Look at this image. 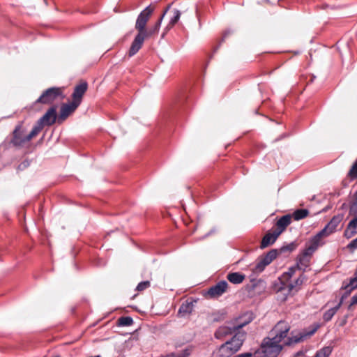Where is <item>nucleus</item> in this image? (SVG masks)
Segmentation results:
<instances>
[{
    "mask_svg": "<svg viewBox=\"0 0 357 357\" xmlns=\"http://www.w3.org/2000/svg\"><path fill=\"white\" fill-rule=\"evenodd\" d=\"M30 165V162L28 160H25L22 162L17 167L18 170H24Z\"/></svg>",
    "mask_w": 357,
    "mask_h": 357,
    "instance_id": "nucleus-37",
    "label": "nucleus"
},
{
    "mask_svg": "<svg viewBox=\"0 0 357 357\" xmlns=\"http://www.w3.org/2000/svg\"><path fill=\"white\" fill-rule=\"evenodd\" d=\"M56 108L55 105L51 107L37 122L43 127L53 125L57 117Z\"/></svg>",
    "mask_w": 357,
    "mask_h": 357,
    "instance_id": "nucleus-8",
    "label": "nucleus"
},
{
    "mask_svg": "<svg viewBox=\"0 0 357 357\" xmlns=\"http://www.w3.org/2000/svg\"><path fill=\"white\" fill-rule=\"evenodd\" d=\"M227 280L235 284H241L245 278V275L239 272L229 273L227 276Z\"/></svg>",
    "mask_w": 357,
    "mask_h": 357,
    "instance_id": "nucleus-22",
    "label": "nucleus"
},
{
    "mask_svg": "<svg viewBox=\"0 0 357 357\" xmlns=\"http://www.w3.org/2000/svg\"><path fill=\"white\" fill-rule=\"evenodd\" d=\"M245 340L244 333L236 334L231 340L222 344L213 353L214 357H230L237 352L243 345Z\"/></svg>",
    "mask_w": 357,
    "mask_h": 357,
    "instance_id": "nucleus-2",
    "label": "nucleus"
},
{
    "mask_svg": "<svg viewBox=\"0 0 357 357\" xmlns=\"http://www.w3.org/2000/svg\"><path fill=\"white\" fill-rule=\"evenodd\" d=\"M173 13H174V15L171 18V20L169 21V25H170V26H174L175 24H176L178 22V21L179 20L181 15V12L177 9H174L173 11Z\"/></svg>",
    "mask_w": 357,
    "mask_h": 357,
    "instance_id": "nucleus-32",
    "label": "nucleus"
},
{
    "mask_svg": "<svg viewBox=\"0 0 357 357\" xmlns=\"http://www.w3.org/2000/svg\"><path fill=\"white\" fill-rule=\"evenodd\" d=\"M349 174L351 178H357V159L349 170Z\"/></svg>",
    "mask_w": 357,
    "mask_h": 357,
    "instance_id": "nucleus-35",
    "label": "nucleus"
},
{
    "mask_svg": "<svg viewBox=\"0 0 357 357\" xmlns=\"http://www.w3.org/2000/svg\"><path fill=\"white\" fill-rule=\"evenodd\" d=\"M344 218L343 214H337L334 215L330 222L324 227L323 229H321L319 233H317L321 238L326 237L330 234L334 233L337 230V227L342 221Z\"/></svg>",
    "mask_w": 357,
    "mask_h": 357,
    "instance_id": "nucleus-6",
    "label": "nucleus"
},
{
    "mask_svg": "<svg viewBox=\"0 0 357 357\" xmlns=\"http://www.w3.org/2000/svg\"><path fill=\"white\" fill-rule=\"evenodd\" d=\"M356 304H357V294L352 296L351 300V303L349 306V308H350L351 306L355 305Z\"/></svg>",
    "mask_w": 357,
    "mask_h": 357,
    "instance_id": "nucleus-39",
    "label": "nucleus"
},
{
    "mask_svg": "<svg viewBox=\"0 0 357 357\" xmlns=\"http://www.w3.org/2000/svg\"><path fill=\"white\" fill-rule=\"evenodd\" d=\"M290 326L285 321H278L268 333V337L273 340L278 342L282 347L285 345H291L303 341L307 337L312 335L315 330L307 334H300L293 337H287Z\"/></svg>",
    "mask_w": 357,
    "mask_h": 357,
    "instance_id": "nucleus-1",
    "label": "nucleus"
},
{
    "mask_svg": "<svg viewBox=\"0 0 357 357\" xmlns=\"http://www.w3.org/2000/svg\"><path fill=\"white\" fill-rule=\"evenodd\" d=\"M282 349L278 342L268 336L263 340L260 349L254 353V357H277Z\"/></svg>",
    "mask_w": 357,
    "mask_h": 357,
    "instance_id": "nucleus-3",
    "label": "nucleus"
},
{
    "mask_svg": "<svg viewBox=\"0 0 357 357\" xmlns=\"http://www.w3.org/2000/svg\"><path fill=\"white\" fill-rule=\"evenodd\" d=\"M347 248L351 250L357 249V238L352 240L347 245Z\"/></svg>",
    "mask_w": 357,
    "mask_h": 357,
    "instance_id": "nucleus-38",
    "label": "nucleus"
},
{
    "mask_svg": "<svg viewBox=\"0 0 357 357\" xmlns=\"http://www.w3.org/2000/svg\"><path fill=\"white\" fill-rule=\"evenodd\" d=\"M87 88L88 84L86 82H82L77 85L75 87L74 91L72 94L73 102L79 105L81 104L82 97L87 90Z\"/></svg>",
    "mask_w": 357,
    "mask_h": 357,
    "instance_id": "nucleus-12",
    "label": "nucleus"
},
{
    "mask_svg": "<svg viewBox=\"0 0 357 357\" xmlns=\"http://www.w3.org/2000/svg\"><path fill=\"white\" fill-rule=\"evenodd\" d=\"M306 280V276L304 274H301L294 282H291L288 284L287 287L289 292L298 291L304 281Z\"/></svg>",
    "mask_w": 357,
    "mask_h": 357,
    "instance_id": "nucleus-21",
    "label": "nucleus"
},
{
    "mask_svg": "<svg viewBox=\"0 0 357 357\" xmlns=\"http://www.w3.org/2000/svg\"><path fill=\"white\" fill-rule=\"evenodd\" d=\"M347 296V294H345L342 296L340 302L333 307L330 308L327 311H326L323 315V319L324 321L328 322L331 321L333 317L336 314L337 310L340 308L343 303L344 299Z\"/></svg>",
    "mask_w": 357,
    "mask_h": 357,
    "instance_id": "nucleus-18",
    "label": "nucleus"
},
{
    "mask_svg": "<svg viewBox=\"0 0 357 357\" xmlns=\"http://www.w3.org/2000/svg\"><path fill=\"white\" fill-rule=\"evenodd\" d=\"M43 127L37 122L36 124L33 126L30 133L26 136V141L29 142L33 137H36L43 130Z\"/></svg>",
    "mask_w": 357,
    "mask_h": 357,
    "instance_id": "nucleus-27",
    "label": "nucleus"
},
{
    "mask_svg": "<svg viewBox=\"0 0 357 357\" xmlns=\"http://www.w3.org/2000/svg\"><path fill=\"white\" fill-rule=\"evenodd\" d=\"M278 255V250L273 249L267 252L264 256L261 257V259L264 260V261L266 262L267 265H269Z\"/></svg>",
    "mask_w": 357,
    "mask_h": 357,
    "instance_id": "nucleus-24",
    "label": "nucleus"
},
{
    "mask_svg": "<svg viewBox=\"0 0 357 357\" xmlns=\"http://www.w3.org/2000/svg\"><path fill=\"white\" fill-rule=\"evenodd\" d=\"M145 38H146V34L145 33H138L137 34L131 44L129 50V56H134L141 49Z\"/></svg>",
    "mask_w": 357,
    "mask_h": 357,
    "instance_id": "nucleus-13",
    "label": "nucleus"
},
{
    "mask_svg": "<svg viewBox=\"0 0 357 357\" xmlns=\"http://www.w3.org/2000/svg\"><path fill=\"white\" fill-rule=\"evenodd\" d=\"M150 287V282L149 281H143L139 282L137 287L136 290L139 291H142Z\"/></svg>",
    "mask_w": 357,
    "mask_h": 357,
    "instance_id": "nucleus-34",
    "label": "nucleus"
},
{
    "mask_svg": "<svg viewBox=\"0 0 357 357\" xmlns=\"http://www.w3.org/2000/svg\"><path fill=\"white\" fill-rule=\"evenodd\" d=\"M64 98L63 88L51 87L43 91L35 103L50 105L55 101H61Z\"/></svg>",
    "mask_w": 357,
    "mask_h": 357,
    "instance_id": "nucleus-4",
    "label": "nucleus"
},
{
    "mask_svg": "<svg viewBox=\"0 0 357 357\" xmlns=\"http://www.w3.org/2000/svg\"><path fill=\"white\" fill-rule=\"evenodd\" d=\"M280 235L273 231V232H268L262 238L260 248L264 249L273 244Z\"/></svg>",
    "mask_w": 357,
    "mask_h": 357,
    "instance_id": "nucleus-19",
    "label": "nucleus"
},
{
    "mask_svg": "<svg viewBox=\"0 0 357 357\" xmlns=\"http://www.w3.org/2000/svg\"><path fill=\"white\" fill-rule=\"evenodd\" d=\"M78 106L79 105L73 101L70 103L62 105L58 116V121L63 122L65 121L69 115L75 111Z\"/></svg>",
    "mask_w": 357,
    "mask_h": 357,
    "instance_id": "nucleus-10",
    "label": "nucleus"
},
{
    "mask_svg": "<svg viewBox=\"0 0 357 357\" xmlns=\"http://www.w3.org/2000/svg\"><path fill=\"white\" fill-rule=\"evenodd\" d=\"M192 304L191 303H183L178 310V314L185 315L191 313L192 310Z\"/></svg>",
    "mask_w": 357,
    "mask_h": 357,
    "instance_id": "nucleus-28",
    "label": "nucleus"
},
{
    "mask_svg": "<svg viewBox=\"0 0 357 357\" xmlns=\"http://www.w3.org/2000/svg\"><path fill=\"white\" fill-rule=\"evenodd\" d=\"M296 270H298V267H296V264L294 266L290 267L288 271L283 274V278L289 279L291 278L296 273Z\"/></svg>",
    "mask_w": 357,
    "mask_h": 357,
    "instance_id": "nucleus-33",
    "label": "nucleus"
},
{
    "mask_svg": "<svg viewBox=\"0 0 357 357\" xmlns=\"http://www.w3.org/2000/svg\"><path fill=\"white\" fill-rule=\"evenodd\" d=\"M298 246V243L296 242H291L290 243H288L287 245H284L282 246L279 250L278 252L279 254L282 253H291L294 250L296 249Z\"/></svg>",
    "mask_w": 357,
    "mask_h": 357,
    "instance_id": "nucleus-26",
    "label": "nucleus"
},
{
    "mask_svg": "<svg viewBox=\"0 0 357 357\" xmlns=\"http://www.w3.org/2000/svg\"><path fill=\"white\" fill-rule=\"evenodd\" d=\"M227 282L225 280H221L208 289L207 295L211 298H218L227 291Z\"/></svg>",
    "mask_w": 357,
    "mask_h": 357,
    "instance_id": "nucleus-7",
    "label": "nucleus"
},
{
    "mask_svg": "<svg viewBox=\"0 0 357 357\" xmlns=\"http://www.w3.org/2000/svg\"><path fill=\"white\" fill-rule=\"evenodd\" d=\"M310 259L311 257L301 253L298 255L296 259V267H298V270L304 271L310 266Z\"/></svg>",
    "mask_w": 357,
    "mask_h": 357,
    "instance_id": "nucleus-20",
    "label": "nucleus"
},
{
    "mask_svg": "<svg viewBox=\"0 0 357 357\" xmlns=\"http://www.w3.org/2000/svg\"><path fill=\"white\" fill-rule=\"evenodd\" d=\"M118 323L121 326H129L133 324V319L130 317H121L118 319Z\"/></svg>",
    "mask_w": 357,
    "mask_h": 357,
    "instance_id": "nucleus-31",
    "label": "nucleus"
},
{
    "mask_svg": "<svg viewBox=\"0 0 357 357\" xmlns=\"http://www.w3.org/2000/svg\"><path fill=\"white\" fill-rule=\"evenodd\" d=\"M26 137L23 136V131L21 126H17L13 131L12 143L14 146H20L27 142Z\"/></svg>",
    "mask_w": 357,
    "mask_h": 357,
    "instance_id": "nucleus-15",
    "label": "nucleus"
},
{
    "mask_svg": "<svg viewBox=\"0 0 357 357\" xmlns=\"http://www.w3.org/2000/svg\"><path fill=\"white\" fill-rule=\"evenodd\" d=\"M254 319L253 314L251 312H245L237 318H236L232 324L234 326V328L238 330L245 325L250 323Z\"/></svg>",
    "mask_w": 357,
    "mask_h": 357,
    "instance_id": "nucleus-11",
    "label": "nucleus"
},
{
    "mask_svg": "<svg viewBox=\"0 0 357 357\" xmlns=\"http://www.w3.org/2000/svg\"><path fill=\"white\" fill-rule=\"evenodd\" d=\"M332 350L333 349L331 347H325L317 351L314 357H329L332 353Z\"/></svg>",
    "mask_w": 357,
    "mask_h": 357,
    "instance_id": "nucleus-29",
    "label": "nucleus"
},
{
    "mask_svg": "<svg viewBox=\"0 0 357 357\" xmlns=\"http://www.w3.org/2000/svg\"><path fill=\"white\" fill-rule=\"evenodd\" d=\"M53 357H60V356H53Z\"/></svg>",
    "mask_w": 357,
    "mask_h": 357,
    "instance_id": "nucleus-40",
    "label": "nucleus"
},
{
    "mask_svg": "<svg viewBox=\"0 0 357 357\" xmlns=\"http://www.w3.org/2000/svg\"><path fill=\"white\" fill-rule=\"evenodd\" d=\"M355 217L348 223L344 231V236L349 239L357 234V213Z\"/></svg>",
    "mask_w": 357,
    "mask_h": 357,
    "instance_id": "nucleus-16",
    "label": "nucleus"
},
{
    "mask_svg": "<svg viewBox=\"0 0 357 357\" xmlns=\"http://www.w3.org/2000/svg\"><path fill=\"white\" fill-rule=\"evenodd\" d=\"M355 202L351 206L349 213L350 214H357V191L355 195Z\"/></svg>",
    "mask_w": 357,
    "mask_h": 357,
    "instance_id": "nucleus-36",
    "label": "nucleus"
},
{
    "mask_svg": "<svg viewBox=\"0 0 357 357\" xmlns=\"http://www.w3.org/2000/svg\"><path fill=\"white\" fill-rule=\"evenodd\" d=\"M309 214V211L307 209H298L293 213V217L296 220H299L305 218Z\"/></svg>",
    "mask_w": 357,
    "mask_h": 357,
    "instance_id": "nucleus-30",
    "label": "nucleus"
},
{
    "mask_svg": "<svg viewBox=\"0 0 357 357\" xmlns=\"http://www.w3.org/2000/svg\"><path fill=\"white\" fill-rule=\"evenodd\" d=\"M268 266L265 261L261 258L258 259V261L256 262V264L252 266V271L255 274H259L261 273L266 268V266Z\"/></svg>",
    "mask_w": 357,
    "mask_h": 357,
    "instance_id": "nucleus-25",
    "label": "nucleus"
},
{
    "mask_svg": "<svg viewBox=\"0 0 357 357\" xmlns=\"http://www.w3.org/2000/svg\"><path fill=\"white\" fill-rule=\"evenodd\" d=\"M291 222V215H285L278 219L275 223L276 229L274 230L278 235H280Z\"/></svg>",
    "mask_w": 357,
    "mask_h": 357,
    "instance_id": "nucleus-14",
    "label": "nucleus"
},
{
    "mask_svg": "<svg viewBox=\"0 0 357 357\" xmlns=\"http://www.w3.org/2000/svg\"><path fill=\"white\" fill-rule=\"evenodd\" d=\"M236 331V329L234 328V326L232 323L230 324L229 326H222L219 327L218 330L215 331V337L217 339H222L225 336L232 334Z\"/></svg>",
    "mask_w": 357,
    "mask_h": 357,
    "instance_id": "nucleus-17",
    "label": "nucleus"
},
{
    "mask_svg": "<svg viewBox=\"0 0 357 357\" xmlns=\"http://www.w3.org/2000/svg\"><path fill=\"white\" fill-rule=\"evenodd\" d=\"M169 9V7L165 10L160 18L158 20V22L151 27L148 31H146V37L152 36L153 35H155L158 33L160 30V27L161 25L162 20L165 15L166 13L167 12Z\"/></svg>",
    "mask_w": 357,
    "mask_h": 357,
    "instance_id": "nucleus-23",
    "label": "nucleus"
},
{
    "mask_svg": "<svg viewBox=\"0 0 357 357\" xmlns=\"http://www.w3.org/2000/svg\"><path fill=\"white\" fill-rule=\"evenodd\" d=\"M153 8L151 6L145 8L138 15L136 23L135 29L138 31V33H142L146 34V30L145 29L147 22L149 21L151 15L153 12Z\"/></svg>",
    "mask_w": 357,
    "mask_h": 357,
    "instance_id": "nucleus-5",
    "label": "nucleus"
},
{
    "mask_svg": "<svg viewBox=\"0 0 357 357\" xmlns=\"http://www.w3.org/2000/svg\"><path fill=\"white\" fill-rule=\"evenodd\" d=\"M321 238H322L318 234L311 238L301 254L311 257L319 246Z\"/></svg>",
    "mask_w": 357,
    "mask_h": 357,
    "instance_id": "nucleus-9",
    "label": "nucleus"
}]
</instances>
